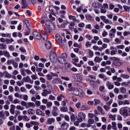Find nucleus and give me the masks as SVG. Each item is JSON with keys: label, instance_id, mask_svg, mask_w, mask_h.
Here are the masks:
<instances>
[{"label": "nucleus", "instance_id": "nucleus-41", "mask_svg": "<svg viewBox=\"0 0 130 130\" xmlns=\"http://www.w3.org/2000/svg\"><path fill=\"white\" fill-rule=\"evenodd\" d=\"M71 120L72 122H74L76 120V117L75 116V115L73 114L70 117Z\"/></svg>", "mask_w": 130, "mask_h": 130}, {"label": "nucleus", "instance_id": "nucleus-26", "mask_svg": "<svg viewBox=\"0 0 130 130\" xmlns=\"http://www.w3.org/2000/svg\"><path fill=\"white\" fill-rule=\"evenodd\" d=\"M69 19L70 20H72L73 22H77V18H76V17L73 15H69Z\"/></svg>", "mask_w": 130, "mask_h": 130}, {"label": "nucleus", "instance_id": "nucleus-31", "mask_svg": "<svg viewBox=\"0 0 130 130\" xmlns=\"http://www.w3.org/2000/svg\"><path fill=\"white\" fill-rule=\"evenodd\" d=\"M14 96L16 97V98H19V99H22V97H23L22 94H19L18 92L15 93Z\"/></svg>", "mask_w": 130, "mask_h": 130}, {"label": "nucleus", "instance_id": "nucleus-9", "mask_svg": "<svg viewBox=\"0 0 130 130\" xmlns=\"http://www.w3.org/2000/svg\"><path fill=\"white\" fill-rule=\"evenodd\" d=\"M61 128L63 130L68 129L69 128V123L67 122H63L61 125Z\"/></svg>", "mask_w": 130, "mask_h": 130}, {"label": "nucleus", "instance_id": "nucleus-29", "mask_svg": "<svg viewBox=\"0 0 130 130\" xmlns=\"http://www.w3.org/2000/svg\"><path fill=\"white\" fill-rule=\"evenodd\" d=\"M8 49L10 51H15V47H14L13 45H9L8 46Z\"/></svg>", "mask_w": 130, "mask_h": 130}, {"label": "nucleus", "instance_id": "nucleus-39", "mask_svg": "<svg viewBox=\"0 0 130 130\" xmlns=\"http://www.w3.org/2000/svg\"><path fill=\"white\" fill-rule=\"evenodd\" d=\"M46 106L47 108H51V107L52 106V102H47Z\"/></svg>", "mask_w": 130, "mask_h": 130}, {"label": "nucleus", "instance_id": "nucleus-35", "mask_svg": "<svg viewBox=\"0 0 130 130\" xmlns=\"http://www.w3.org/2000/svg\"><path fill=\"white\" fill-rule=\"evenodd\" d=\"M60 111H62V112H67L68 111V108L66 107H61Z\"/></svg>", "mask_w": 130, "mask_h": 130}, {"label": "nucleus", "instance_id": "nucleus-32", "mask_svg": "<svg viewBox=\"0 0 130 130\" xmlns=\"http://www.w3.org/2000/svg\"><path fill=\"white\" fill-rule=\"evenodd\" d=\"M93 101L94 103V105L95 106H97V105L100 104V101L99 100L94 99Z\"/></svg>", "mask_w": 130, "mask_h": 130}, {"label": "nucleus", "instance_id": "nucleus-43", "mask_svg": "<svg viewBox=\"0 0 130 130\" xmlns=\"http://www.w3.org/2000/svg\"><path fill=\"white\" fill-rule=\"evenodd\" d=\"M68 87L69 88V89H68V91H69V92H71L72 90H73V89H74L75 87H72V83H69L68 84Z\"/></svg>", "mask_w": 130, "mask_h": 130}, {"label": "nucleus", "instance_id": "nucleus-28", "mask_svg": "<svg viewBox=\"0 0 130 130\" xmlns=\"http://www.w3.org/2000/svg\"><path fill=\"white\" fill-rule=\"evenodd\" d=\"M27 113L29 114H35V110L30 109L27 110Z\"/></svg>", "mask_w": 130, "mask_h": 130}, {"label": "nucleus", "instance_id": "nucleus-2", "mask_svg": "<svg viewBox=\"0 0 130 130\" xmlns=\"http://www.w3.org/2000/svg\"><path fill=\"white\" fill-rule=\"evenodd\" d=\"M42 34L43 35V40H47L48 39V36L51 35L52 34V30L51 29L50 27L47 26L45 28L44 31H41Z\"/></svg>", "mask_w": 130, "mask_h": 130}, {"label": "nucleus", "instance_id": "nucleus-60", "mask_svg": "<svg viewBox=\"0 0 130 130\" xmlns=\"http://www.w3.org/2000/svg\"><path fill=\"white\" fill-rule=\"evenodd\" d=\"M104 109H105V110H107V111L109 110V109H110L111 107L109 106L105 105V106H104Z\"/></svg>", "mask_w": 130, "mask_h": 130}, {"label": "nucleus", "instance_id": "nucleus-24", "mask_svg": "<svg viewBox=\"0 0 130 130\" xmlns=\"http://www.w3.org/2000/svg\"><path fill=\"white\" fill-rule=\"evenodd\" d=\"M4 74H5V78H7V79H11L12 78V75L7 71H4Z\"/></svg>", "mask_w": 130, "mask_h": 130}, {"label": "nucleus", "instance_id": "nucleus-52", "mask_svg": "<svg viewBox=\"0 0 130 130\" xmlns=\"http://www.w3.org/2000/svg\"><path fill=\"white\" fill-rule=\"evenodd\" d=\"M104 23H105V24H112V22L110 21L108 19H105Z\"/></svg>", "mask_w": 130, "mask_h": 130}, {"label": "nucleus", "instance_id": "nucleus-53", "mask_svg": "<svg viewBox=\"0 0 130 130\" xmlns=\"http://www.w3.org/2000/svg\"><path fill=\"white\" fill-rule=\"evenodd\" d=\"M28 107H33L35 106V104L34 103L29 102L28 103Z\"/></svg>", "mask_w": 130, "mask_h": 130}, {"label": "nucleus", "instance_id": "nucleus-27", "mask_svg": "<svg viewBox=\"0 0 130 130\" xmlns=\"http://www.w3.org/2000/svg\"><path fill=\"white\" fill-rule=\"evenodd\" d=\"M120 77L123 79H129V75H125L124 74H121Z\"/></svg>", "mask_w": 130, "mask_h": 130}, {"label": "nucleus", "instance_id": "nucleus-37", "mask_svg": "<svg viewBox=\"0 0 130 130\" xmlns=\"http://www.w3.org/2000/svg\"><path fill=\"white\" fill-rule=\"evenodd\" d=\"M62 98H64V96H63V95H62V94H60L58 96V97L57 98V100L58 101H61V100H62Z\"/></svg>", "mask_w": 130, "mask_h": 130}, {"label": "nucleus", "instance_id": "nucleus-23", "mask_svg": "<svg viewBox=\"0 0 130 130\" xmlns=\"http://www.w3.org/2000/svg\"><path fill=\"white\" fill-rule=\"evenodd\" d=\"M99 5H100L101 8H102L103 9H105L106 10L108 9V4L106 3L104 4V5L99 3Z\"/></svg>", "mask_w": 130, "mask_h": 130}, {"label": "nucleus", "instance_id": "nucleus-44", "mask_svg": "<svg viewBox=\"0 0 130 130\" xmlns=\"http://www.w3.org/2000/svg\"><path fill=\"white\" fill-rule=\"evenodd\" d=\"M68 103L67 100H64L61 102L62 106H66L67 103Z\"/></svg>", "mask_w": 130, "mask_h": 130}, {"label": "nucleus", "instance_id": "nucleus-15", "mask_svg": "<svg viewBox=\"0 0 130 130\" xmlns=\"http://www.w3.org/2000/svg\"><path fill=\"white\" fill-rule=\"evenodd\" d=\"M106 84L109 90H112V89H113V88H114V86H113V84H111V82L109 81H107L106 82Z\"/></svg>", "mask_w": 130, "mask_h": 130}, {"label": "nucleus", "instance_id": "nucleus-63", "mask_svg": "<svg viewBox=\"0 0 130 130\" xmlns=\"http://www.w3.org/2000/svg\"><path fill=\"white\" fill-rule=\"evenodd\" d=\"M91 43H90V42H87L86 43H85V46L86 47L88 48V47H91Z\"/></svg>", "mask_w": 130, "mask_h": 130}, {"label": "nucleus", "instance_id": "nucleus-30", "mask_svg": "<svg viewBox=\"0 0 130 130\" xmlns=\"http://www.w3.org/2000/svg\"><path fill=\"white\" fill-rule=\"evenodd\" d=\"M120 92L122 94H125V93H126V88L124 87H121Z\"/></svg>", "mask_w": 130, "mask_h": 130}, {"label": "nucleus", "instance_id": "nucleus-8", "mask_svg": "<svg viewBox=\"0 0 130 130\" xmlns=\"http://www.w3.org/2000/svg\"><path fill=\"white\" fill-rule=\"evenodd\" d=\"M32 35L35 38H36V39H41V35L37 31H34L32 32Z\"/></svg>", "mask_w": 130, "mask_h": 130}, {"label": "nucleus", "instance_id": "nucleus-58", "mask_svg": "<svg viewBox=\"0 0 130 130\" xmlns=\"http://www.w3.org/2000/svg\"><path fill=\"white\" fill-rule=\"evenodd\" d=\"M112 129H113V128H116V127H117L116 126V123L115 122H112Z\"/></svg>", "mask_w": 130, "mask_h": 130}, {"label": "nucleus", "instance_id": "nucleus-1", "mask_svg": "<svg viewBox=\"0 0 130 130\" xmlns=\"http://www.w3.org/2000/svg\"><path fill=\"white\" fill-rule=\"evenodd\" d=\"M70 92H71L72 94H73V95H75V96H79L81 98H83V97H84V96L85 95L84 92H83V90L79 88L74 87L72 89Z\"/></svg>", "mask_w": 130, "mask_h": 130}, {"label": "nucleus", "instance_id": "nucleus-18", "mask_svg": "<svg viewBox=\"0 0 130 130\" xmlns=\"http://www.w3.org/2000/svg\"><path fill=\"white\" fill-rule=\"evenodd\" d=\"M87 83L90 85L91 87H93V86H95V81L93 80H91L90 79H87L86 80Z\"/></svg>", "mask_w": 130, "mask_h": 130}, {"label": "nucleus", "instance_id": "nucleus-34", "mask_svg": "<svg viewBox=\"0 0 130 130\" xmlns=\"http://www.w3.org/2000/svg\"><path fill=\"white\" fill-rule=\"evenodd\" d=\"M74 47H78V48H82V45L77 43L76 42H75L74 43Z\"/></svg>", "mask_w": 130, "mask_h": 130}, {"label": "nucleus", "instance_id": "nucleus-56", "mask_svg": "<svg viewBox=\"0 0 130 130\" xmlns=\"http://www.w3.org/2000/svg\"><path fill=\"white\" fill-rule=\"evenodd\" d=\"M85 18L87 20H91L92 19V16L89 14H86L85 15Z\"/></svg>", "mask_w": 130, "mask_h": 130}, {"label": "nucleus", "instance_id": "nucleus-4", "mask_svg": "<svg viewBox=\"0 0 130 130\" xmlns=\"http://www.w3.org/2000/svg\"><path fill=\"white\" fill-rule=\"evenodd\" d=\"M120 114L124 116V117H127L128 116V112L127 111V107H123L120 109Z\"/></svg>", "mask_w": 130, "mask_h": 130}, {"label": "nucleus", "instance_id": "nucleus-38", "mask_svg": "<svg viewBox=\"0 0 130 130\" xmlns=\"http://www.w3.org/2000/svg\"><path fill=\"white\" fill-rule=\"evenodd\" d=\"M94 61H95V62H98L99 63H100V62H101L100 57H99L98 56H96L94 58Z\"/></svg>", "mask_w": 130, "mask_h": 130}, {"label": "nucleus", "instance_id": "nucleus-48", "mask_svg": "<svg viewBox=\"0 0 130 130\" xmlns=\"http://www.w3.org/2000/svg\"><path fill=\"white\" fill-rule=\"evenodd\" d=\"M107 12V10L102 8H101V14H106Z\"/></svg>", "mask_w": 130, "mask_h": 130}, {"label": "nucleus", "instance_id": "nucleus-59", "mask_svg": "<svg viewBox=\"0 0 130 130\" xmlns=\"http://www.w3.org/2000/svg\"><path fill=\"white\" fill-rule=\"evenodd\" d=\"M86 92L88 95H92L93 94V91L90 89H87Z\"/></svg>", "mask_w": 130, "mask_h": 130}, {"label": "nucleus", "instance_id": "nucleus-45", "mask_svg": "<svg viewBox=\"0 0 130 130\" xmlns=\"http://www.w3.org/2000/svg\"><path fill=\"white\" fill-rule=\"evenodd\" d=\"M123 8L126 12H128L130 10V7L129 6H123Z\"/></svg>", "mask_w": 130, "mask_h": 130}, {"label": "nucleus", "instance_id": "nucleus-50", "mask_svg": "<svg viewBox=\"0 0 130 130\" xmlns=\"http://www.w3.org/2000/svg\"><path fill=\"white\" fill-rule=\"evenodd\" d=\"M81 125L82 127H90V124L86 123H82Z\"/></svg>", "mask_w": 130, "mask_h": 130}, {"label": "nucleus", "instance_id": "nucleus-47", "mask_svg": "<svg viewBox=\"0 0 130 130\" xmlns=\"http://www.w3.org/2000/svg\"><path fill=\"white\" fill-rule=\"evenodd\" d=\"M115 8V5H113L112 3L109 4V9L110 10H113Z\"/></svg>", "mask_w": 130, "mask_h": 130}, {"label": "nucleus", "instance_id": "nucleus-62", "mask_svg": "<svg viewBox=\"0 0 130 130\" xmlns=\"http://www.w3.org/2000/svg\"><path fill=\"white\" fill-rule=\"evenodd\" d=\"M12 64L15 69H17V68H18V63H17L16 61H13V63H12Z\"/></svg>", "mask_w": 130, "mask_h": 130}, {"label": "nucleus", "instance_id": "nucleus-51", "mask_svg": "<svg viewBox=\"0 0 130 130\" xmlns=\"http://www.w3.org/2000/svg\"><path fill=\"white\" fill-rule=\"evenodd\" d=\"M88 54L89 55V56H90V57H92V56L94 55V52H93V51H92V50H88Z\"/></svg>", "mask_w": 130, "mask_h": 130}, {"label": "nucleus", "instance_id": "nucleus-7", "mask_svg": "<svg viewBox=\"0 0 130 130\" xmlns=\"http://www.w3.org/2000/svg\"><path fill=\"white\" fill-rule=\"evenodd\" d=\"M22 81L25 82L29 83V84H33L34 83V81L33 80H31V78H30V77L29 76H27L26 77H24L22 79Z\"/></svg>", "mask_w": 130, "mask_h": 130}, {"label": "nucleus", "instance_id": "nucleus-3", "mask_svg": "<svg viewBox=\"0 0 130 130\" xmlns=\"http://www.w3.org/2000/svg\"><path fill=\"white\" fill-rule=\"evenodd\" d=\"M56 40L57 42L59 43L60 46H63L64 45V43L67 42V40L66 38L64 39V40L62 41V38L60 36V35L57 34L56 35Z\"/></svg>", "mask_w": 130, "mask_h": 130}, {"label": "nucleus", "instance_id": "nucleus-21", "mask_svg": "<svg viewBox=\"0 0 130 130\" xmlns=\"http://www.w3.org/2000/svg\"><path fill=\"white\" fill-rule=\"evenodd\" d=\"M87 122V124H89L90 127H91V126H92L91 124H93L94 122H95V121L94 120V119L90 118L88 120Z\"/></svg>", "mask_w": 130, "mask_h": 130}, {"label": "nucleus", "instance_id": "nucleus-16", "mask_svg": "<svg viewBox=\"0 0 130 130\" xmlns=\"http://www.w3.org/2000/svg\"><path fill=\"white\" fill-rule=\"evenodd\" d=\"M0 117L2 118V119H6L7 117H6L5 113L4 110L0 111Z\"/></svg>", "mask_w": 130, "mask_h": 130}, {"label": "nucleus", "instance_id": "nucleus-20", "mask_svg": "<svg viewBox=\"0 0 130 130\" xmlns=\"http://www.w3.org/2000/svg\"><path fill=\"white\" fill-rule=\"evenodd\" d=\"M0 49L2 50H5V49H7V44L5 43L0 44Z\"/></svg>", "mask_w": 130, "mask_h": 130}, {"label": "nucleus", "instance_id": "nucleus-12", "mask_svg": "<svg viewBox=\"0 0 130 130\" xmlns=\"http://www.w3.org/2000/svg\"><path fill=\"white\" fill-rule=\"evenodd\" d=\"M57 60H58V62L60 63H61L62 64H63L64 63H66V62L67 61L66 59H64V58H62L61 57H58L57 58Z\"/></svg>", "mask_w": 130, "mask_h": 130}, {"label": "nucleus", "instance_id": "nucleus-57", "mask_svg": "<svg viewBox=\"0 0 130 130\" xmlns=\"http://www.w3.org/2000/svg\"><path fill=\"white\" fill-rule=\"evenodd\" d=\"M54 6H50L49 8V10L50 11V12H52V13H53V12H54Z\"/></svg>", "mask_w": 130, "mask_h": 130}, {"label": "nucleus", "instance_id": "nucleus-54", "mask_svg": "<svg viewBox=\"0 0 130 130\" xmlns=\"http://www.w3.org/2000/svg\"><path fill=\"white\" fill-rule=\"evenodd\" d=\"M20 91L21 92H23V93H25L27 92V89H26V88H25V87H21L20 88Z\"/></svg>", "mask_w": 130, "mask_h": 130}, {"label": "nucleus", "instance_id": "nucleus-19", "mask_svg": "<svg viewBox=\"0 0 130 130\" xmlns=\"http://www.w3.org/2000/svg\"><path fill=\"white\" fill-rule=\"evenodd\" d=\"M14 41H15V40L13 38L6 39V44H11L13 43V42H14Z\"/></svg>", "mask_w": 130, "mask_h": 130}, {"label": "nucleus", "instance_id": "nucleus-17", "mask_svg": "<svg viewBox=\"0 0 130 130\" xmlns=\"http://www.w3.org/2000/svg\"><path fill=\"white\" fill-rule=\"evenodd\" d=\"M21 4L22 5V9H26L28 7V4L26 2V0H21Z\"/></svg>", "mask_w": 130, "mask_h": 130}, {"label": "nucleus", "instance_id": "nucleus-6", "mask_svg": "<svg viewBox=\"0 0 130 130\" xmlns=\"http://www.w3.org/2000/svg\"><path fill=\"white\" fill-rule=\"evenodd\" d=\"M113 58H114V59H116V60L114 62V66L116 67H120L121 66H122V62L120 61V60H119L118 58L113 57Z\"/></svg>", "mask_w": 130, "mask_h": 130}, {"label": "nucleus", "instance_id": "nucleus-14", "mask_svg": "<svg viewBox=\"0 0 130 130\" xmlns=\"http://www.w3.org/2000/svg\"><path fill=\"white\" fill-rule=\"evenodd\" d=\"M36 113L37 115H42V116H44L45 115V113L42 112L40 109H37Z\"/></svg>", "mask_w": 130, "mask_h": 130}, {"label": "nucleus", "instance_id": "nucleus-64", "mask_svg": "<svg viewBox=\"0 0 130 130\" xmlns=\"http://www.w3.org/2000/svg\"><path fill=\"white\" fill-rule=\"evenodd\" d=\"M49 99L50 100H55V97H54V96H53V95L50 94V95H49Z\"/></svg>", "mask_w": 130, "mask_h": 130}, {"label": "nucleus", "instance_id": "nucleus-11", "mask_svg": "<svg viewBox=\"0 0 130 130\" xmlns=\"http://www.w3.org/2000/svg\"><path fill=\"white\" fill-rule=\"evenodd\" d=\"M55 121L54 118H49L47 120V124H52Z\"/></svg>", "mask_w": 130, "mask_h": 130}, {"label": "nucleus", "instance_id": "nucleus-13", "mask_svg": "<svg viewBox=\"0 0 130 130\" xmlns=\"http://www.w3.org/2000/svg\"><path fill=\"white\" fill-rule=\"evenodd\" d=\"M45 46L47 49H50L51 48V43L50 41H48L46 42Z\"/></svg>", "mask_w": 130, "mask_h": 130}, {"label": "nucleus", "instance_id": "nucleus-25", "mask_svg": "<svg viewBox=\"0 0 130 130\" xmlns=\"http://www.w3.org/2000/svg\"><path fill=\"white\" fill-rule=\"evenodd\" d=\"M74 27H75V22H71L69 26L70 30L73 31V30H74Z\"/></svg>", "mask_w": 130, "mask_h": 130}, {"label": "nucleus", "instance_id": "nucleus-49", "mask_svg": "<svg viewBox=\"0 0 130 130\" xmlns=\"http://www.w3.org/2000/svg\"><path fill=\"white\" fill-rule=\"evenodd\" d=\"M23 21L26 26H29V25H30V22H29V20H28L27 19H24Z\"/></svg>", "mask_w": 130, "mask_h": 130}, {"label": "nucleus", "instance_id": "nucleus-46", "mask_svg": "<svg viewBox=\"0 0 130 130\" xmlns=\"http://www.w3.org/2000/svg\"><path fill=\"white\" fill-rule=\"evenodd\" d=\"M16 109H17V110H23L24 108L20 105H18L16 106Z\"/></svg>", "mask_w": 130, "mask_h": 130}, {"label": "nucleus", "instance_id": "nucleus-22", "mask_svg": "<svg viewBox=\"0 0 130 130\" xmlns=\"http://www.w3.org/2000/svg\"><path fill=\"white\" fill-rule=\"evenodd\" d=\"M3 55L6 56V57H8V58H10V57H11L10 52H9L8 51H4Z\"/></svg>", "mask_w": 130, "mask_h": 130}, {"label": "nucleus", "instance_id": "nucleus-36", "mask_svg": "<svg viewBox=\"0 0 130 130\" xmlns=\"http://www.w3.org/2000/svg\"><path fill=\"white\" fill-rule=\"evenodd\" d=\"M124 47H125V46L123 45H120L116 46L117 49H124Z\"/></svg>", "mask_w": 130, "mask_h": 130}, {"label": "nucleus", "instance_id": "nucleus-5", "mask_svg": "<svg viewBox=\"0 0 130 130\" xmlns=\"http://www.w3.org/2000/svg\"><path fill=\"white\" fill-rule=\"evenodd\" d=\"M78 116L79 118L77 119V120H78L79 122H82L83 120L86 119V114L82 112H79Z\"/></svg>", "mask_w": 130, "mask_h": 130}, {"label": "nucleus", "instance_id": "nucleus-40", "mask_svg": "<svg viewBox=\"0 0 130 130\" xmlns=\"http://www.w3.org/2000/svg\"><path fill=\"white\" fill-rule=\"evenodd\" d=\"M30 123L32 125H39V123L37 121H31Z\"/></svg>", "mask_w": 130, "mask_h": 130}, {"label": "nucleus", "instance_id": "nucleus-10", "mask_svg": "<svg viewBox=\"0 0 130 130\" xmlns=\"http://www.w3.org/2000/svg\"><path fill=\"white\" fill-rule=\"evenodd\" d=\"M48 94H51V91H48L47 89H44L42 93V95L44 97H46V96H47Z\"/></svg>", "mask_w": 130, "mask_h": 130}, {"label": "nucleus", "instance_id": "nucleus-42", "mask_svg": "<svg viewBox=\"0 0 130 130\" xmlns=\"http://www.w3.org/2000/svg\"><path fill=\"white\" fill-rule=\"evenodd\" d=\"M21 74L22 76H26V73H25V68H22L20 70Z\"/></svg>", "mask_w": 130, "mask_h": 130}, {"label": "nucleus", "instance_id": "nucleus-55", "mask_svg": "<svg viewBox=\"0 0 130 130\" xmlns=\"http://www.w3.org/2000/svg\"><path fill=\"white\" fill-rule=\"evenodd\" d=\"M60 81V79L59 78H56L55 79H54L52 80L53 84H56L57 82H59Z\"/></svg>", "mask_w": 130, "mask_h": 130}, {"label": "nucleus", "instance_id": "nucleus-61", "mask_svg": "<svg viewBox=\"0 0 130 130\" xmlns=\"http://www.w3.org/2000/svg\"><path fill=\"white\" fill-rule=\"evenodd\" d=\"M85 38L88 39V40H91L92 39V36H91L90 35L87 34L85 36Z\"/></svg>", "mask_w": 130, "mask_h": 130}, {"label": "nucleus", "instance_id": "nucleus-33", "mask_svg": "<svg viewBox=\"0 0 130 130\" xmlns=\"http://www.w3.org/2000/svg\"><path fill=\"white\" fill-rule=\"evenodd\" d=\"M89 109V107L86 106L85 105H82L81 107V110H88Z\"/></svg>", "mask_w": 130, "mask_h": 130}]
</instances>
